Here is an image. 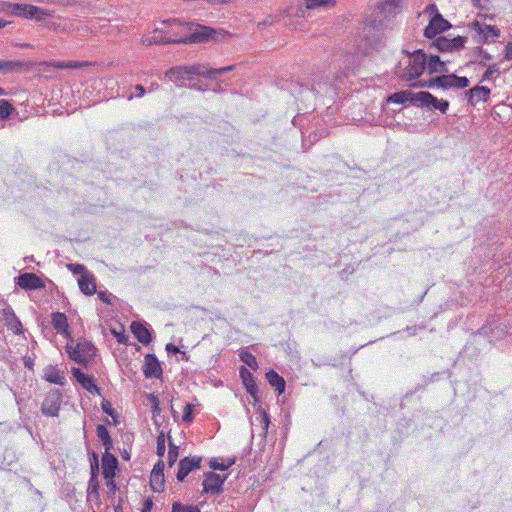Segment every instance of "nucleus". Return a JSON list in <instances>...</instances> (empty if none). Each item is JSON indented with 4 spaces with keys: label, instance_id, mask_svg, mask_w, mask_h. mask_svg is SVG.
<instances>
[{
    "label": "nucleus",
    "instance_id": "obj_1",
    "mask_svg": "<svg viewBox=\"0 0 512 512\" xmlns=\"http://www.w3.org/2000/svg\"><path fill=\"white\" fill-rule=\"evenodd\" d=\"M168 29L171 44H197L214 40L217 35H229L225 30H216L192 21L171 18L162 21Z\"/></svg>",
    "mask_w": 512,
    "mask_h": 512
},
{
    "label": "nucleus",
    "instance_id": "obj_2",
    "mask_svg": "<svg viewBox=\"0 0 512 512\" xmlns=\"http://www.w3.org/2000/svg\"><path fill=\"white\" fill-rule=\"evenodd\" d=\"M427 55L422 50L403 51L395 69V74L403 81L412 83L420 79L426 68Z\"/></svg>",
    "mask_w": 512,
    "mask_h": 512
},
{
    "label": "nucleus",
    "instance_id": "obj_3",
    "mask_svg": "<svg viewBox=\"0 0 512 512\" xmlns=\"http://www.w3.org/2000/svg\"><path fill=\"white\" fill-rule=\"evenodd\" d=\"M469 85V80L466 77H458L454 74L449 75H441L432 77L428 80L418 81L412 83L411 87L413 88H434L441 87L443 89H463Z\"/></svg>",
    "mask_w": 512,
    "mask_h": 512
},
{
    "label": "nucleus",
    "instance_id": "obj_4",
    "mask_svg": "<svg viewBox=\"0 0 512 512\" xmlns=\"http://www.w3.org/2000/svg\"><path fill=\"white\" fill-rule=\"evenodd\" d=\"M6 8L8 13L13 16L29 20L34 19L37 22H42L47 17L51 16V12L30 4L9 3Z\"/></svg>",
    "mask_w": 512,
    "mask_h": 512
},
{
    "label": "nucleus",
    "instance_id": "obj_5",
    "mask_svg": "<svg viewBox=\"0 0 512 512\" xmlns=\"http://www.w3.org/2000/svg\"><path fill=\"white\" fill-rule=\"evenodd\" d=\"M73 340L67 344L69 357L79 364L86 363L95 355V347L87 341H81L73 346Z\"/></svg>",
    "mask_w": 512,
    "mask_h": 512
},
{
    "label": "nucleus",
    "instance_id": "obj_6",
    "mask_svg": "<svg viewBox=\"0 0 512 512\" xmlns=\"http://www.w3.org/2000/svg\"><path fill=\"white\" fill-rule=\"evenodd\" d=\"M62 403V393L58 389L50 390L42 403L41 412L49 417L58 416Z\"/></svg>",
    "mask_w": 512,
    "mask_h": 512
},
{
    "label": "nucleus",
    "instance_id": "obj_7",
    "mask_svg": "<svg viewBox=\"0 0 512 512\" xmlns=\"http://www.w3.org/2000/svg\"><path fill=\"white\" fill-rule=\"evenodd\" d=\"M234 68H235V65H228L225 67L212 69V68H208L204 64H193L190 66H186L187 78H192L193 76H204V77L212 79V78H215L216 75L230 72Z\"/></svg>",
    "mask_w": 512,
    "mask_h": 512
},
{
    "label": "nucleus",
    "instance_id": "obj_8",
    "mask_svg": "<svg viewBox=\"0 0 512 512\" xmlns=\"http://www.w3.org/2000/svg\"><path fill=\"white\" fill-rule=\"evenodd\" d=\"M419 105L427 107L429 109L439 110L442 113H446L449 108V102L446 100H439L429 92L421 91L415 93L414 97Z\"/></svg>",
    "mask_w": 512,
    "mask_h": 512
},
{
    "label": "nucleus",
    "instance_id": "obj_9",
    "mask_svg": "<svg viewBox=\"0 0 512 512\" xmlns=\"http://www.w3.org/2000/svg\"><path fill=\"white\" fill-rule=\"evenodd\" d=\"M140 44L146 47L171 44L167 27L155 28L151 33L144 34L140 39Z\"/></svg>",
    "mask_w": 512,
    "mask_h": 512
},
{
    "label": "nucleus",
    "instance_id": "obj_10",
    "mask_svg": "<svg viewBox=\"0 0 512 512\" xmlns=\"http://www.w3.org/2000/svg\"><path fill=\"white\" fill-rule=\"evenodd\" d=\"M505 325L503 322H486L477 332V335L484 336L489 342L502 338L505 333Z\"/></svg>",
    "mask_w": 512,
    "mask_h": 512
},
{
    "label": "nucleus",
    "instance_id": "obj_11",
    "mask_svg": "<svg viewBox=\"0 0 512 512\" xmlns=\"http://www.w3.org/2000/svg\"><path fill=\"white\" fill-rule=\"evenodd\" d=\"M451 27L450 23L442 17L441 14H436L429 21V24L424 29V35L427 38H434L438 34L444 32Z\"/></svg>",
    "mask_w": 512,
    "mask_h": 512
},
{
    "label": "nucleus",
    "instance_id": "obj_12",
    "mask_svg": "<svg viewBox=\"0 0 512 512\" xmlns=\"http://www.w3.org/2000/svg\"><path fill=\"white\" fill-rule=\"evenodd\" d=\"M226 476H220L214 472H208L205 474L203 481V490L205 493L219 494L222 492L223 483L226 480Z\"/></svg>",
    "mask_w": 512,
    "mask_h": 512
},
{
    "label": "nucleus",
    "instance_id": "obj_13",
    "mask_svg": "<svg viewBox=\"0 0 512 512\" xmlns=\"http://www.w3.org/2000/svg\"><path fill=\"white\" fill-rule=\"evenodd\" d=\"M16 284L25 290H36L45 287L44 281L34 273H23L16 278Z\"/></svg>",
    "mask_w": 512,
    "mask_h": 512
},
{
    "label": "nucleus",
    "instance_id": "obj_14",
    "mask_svg": "<svg viewBox=\"0 0 512 512\" xmlns=\"http://www.w3.org/2000/svg\"><path fill=\"white\" fill-rule=\"evenodd\" d=\"M201 457H185L179 462V468L177 472L178 481H184L187 475L194 469L200 468Z\"/></svg>",
    "mask_w": 512,
    "mask_h": 512
},
{
    "label": "nucleus",
    "instance_id": "obj_15",
    "mask_svg": "<svg viewBox=\"0 0 512 512\" xmlns=\"http://www.w3.org/2000/svg\"><path fill=\"white\" fill-rule=\"evenodd\" d=\"M43 67L44 72H48L50 68L54 69H79L90 65L84 61H44L39 64Z\"/></svg>",
    "mask_w": 512,
    "mask_h": 512
},
{
    "label": "nucleus",
    "instance_id": "obj_16",
    "mask_svg": "<svg viewBox=\"0 0 512 512\" xmlns=\"http://www.w3.org/2000/svg\"><path fill=\"white\" fill-rule=\"evenodd\" d=\"M143 371L146 378L159 379L162 376L161 365L154 354L145 356Z\"/></svg>",
    "mask_w": 512,
    "mask_h": 512
},
{
    "label": "nucleus",
    "instance_id": "obj_17",
    "mask_svg": "<svg viewBox=\"0 0 512 512\" xmlns=\"http://www.w3.org/2000/svg\"><path fill=\"white\" fill-rule=\"evenodd\" d=\"M51 14L53 13V11H50ZM66 18L58 15L56 17H52L49 16L47 17L44 21H42L43 23V27L47 28L48 30L52 31V32H62V33H67V32H71L73 29H72V25H65L63 24L62 22L65 21Z\"/></svg>",
    "mask_w": 512,
    "mask_h": 512
},
{
    "label": "nucleus",
    "instance_id": "obj_18",
    "mask_svg": "<svg viewBox=\"0 0 512 512\" xmlns=\"http://www.w3.org/2000/svg\"><path fill=\"white\" fill-rule=\"evenodd\" d=\"M71 372L76 381L81 384L85 390L90 393L100 394V388L94 383L92 376L84 374L79 368H72Z\"/></svg>",
    "mask_w": 512,
    "mask_h": 512
},
{
    "label": "nucleus",
    "instance_id": "obj_19",
    "mask_svg": "<svg viewBox=\"0 0 512 512\" xmlns=\"http://www.w3.org/2000/svg\"><path fill=\"white\" fill-rule=\"evenodd\" d=\"M118 469V460L109 451H106L102 456V473L105 479L114 478L116 470Z\"/></svg>",
    "mask_w": 512,
    "mask_h": 512
},
{
    "label": "nucleus",
    "instance_id": "obj_20",
    "mask_svg": "<svg viewBox=\"0 0 512 512\" xmlns=\"http://www.w3.org/2000/svg\"><path fill=\"white\" fill-rule=\"evenodd\" d=\"M469 94V103L471 105H476L480 102H486L491 94V90L486 86H476L471 88L468 91Z\"/></svg>",
    "mask_w": 512,
    "mask_h": 512
},
{
    "label": "nucleus",
    "instance_id": "obj_21",
    "mask_svg": "<svg viewBox=\"0 0 512 512\" xmlns=\"http://www.w3.org/2000/svg\"><path fill=\"white\" fill-rule=\"evenodd\" d=\"M474 30L485 40H496L500 37V30L496 26L480 23L476 21L474 24Z\"/></svg>",
    "mask_w": 512,
    "mask_h": 512
},
{
    "label": "nucleus",
    "instance_id": "obj_22",
    "mask_svg": "<svg viewBox=\"0 0 512 512\" xmlns=\"http://www.w3.org/2000/svg\"><path fill=\"white\" fill-rule=\"evenodd\" d=\"M78 286L81 292L85 295H93L96 292V279L94 275L89 272L88 274L79 277Z\"/></svg>",
    "mask_w": 512,
    "mask_h": 512
},
{
    "label": "nucleus",
    "instance_id": "obj_23",
    "mask_svg": "<svg viewBox=\"0 0 512 512\" xmlns=\"http://www.w3.org/2000/svg\"><path fill=\"white\" fill-rule=\"evenodd\" d=\"M465 40L462 37H456L453 39H446L440 37L436 40V45L441 51H452L454 49H460L463 47Z\"/></svg>",
    "mask_w": 512,
    "mask_h": 512
},
{
    "label": "nucleus",
    "instance_id": "obj_24",
    "mask_svg": "<svg viewBox=\"0 0 512 512\" xmlns=\"http://www.w3.org/2000/svg\"><path fill=\"white\" fill-rule=\"evenodd\" d=\"M425 70H427V72L430 75L435 74V73L448 72L446 63L441 61L439 56H437V55H432L429 58H427Z\"/></svg>",
    "mask_w": 512,
    "mask_h": 512
},
{
    "label": "nucleus",
    "instance_id": "obj_25",
    "mask_svg": "<svg viewBox=\"0 0 512 512\" xmlns=\"http://www.w3.org/2000/svg\"><path fill=\"white\" fill-rule=\"evenodd\" d=\"M131 329L138 341L142 344H148L151 341L150 332L143 326V322H131Z\"/></svg>",
    "mask_w": 512,
    "mask_h": 512
},
{
    "label": "nucleus",
    "instance_id": "obj_26",
    "mask_svg": "<svg viewBox=\"0 0 512 512\" xmlns=\"http://www.w3.org/2000/svg\"><path fill=\"white\" fill-rule=\"evenodd\" d=\"M415 97V93H411L407 90L398 91L387 98L388 103H397V104H404L406 102H412L417 103Z\"/></svg>",
    "mask_w": 512,
    "mask_h": 512
},
{
    "label": "nucleus",
    "instance_id": "obj_27",
    "mask_svg": "<svg viewBox=\"0 0 512 512\" xmlns=\"http://www.w3.org/2000/svg\"><path fill=\"white\" fill-rule=\"evenodd\" d=\"M28 67L29 64L23 61L0 60V72L2 73H13Z\"/></svg>",
    "mask_w": 512,
    "mask_h": 512
},
{
    "label": "nucleus",
    "instance_id": "obj_28",
    "mask_svg": "<svg viewBox=\"0 0 512 512\" xmlns=\"http://www.w3.org/2000/svg\"><path fill=\"white\" fill-rule=\"evenodd\" d=\"M45 379L54 384L64 385L65 384V376L64 372L60 371L56 367H48L45 369L44 373Z\"/></svg>",
    "mask_w": 512,
    "mask_h": 512
},
{
    "label": "nucleus",
    "instance_id": "obj_29",
    "mask_svg": "<svg viewBox=\"0 0 512 512\" xmlns=\"http://www.w3.org/2000/svg\"><path fill=\"white\" fill-rule=\"evenodd\" d=\"M269 384L275 388L278 394H282L285 390V380L274 370H270L266 374Z\"/></svg>",
    "mask_w": 512,
    "mask_h": 512
},
{
    "label": "nucleus",
    "instance_id": "obj_30",
    "mask_svg": "<svg viewBox=\"0 0 512 512\" xmlns=\"http://www.w3.org/2000/svg\"><path fill=\"white\" fill-rule=\"evenodd\" d=\"M240 376L242 378L243 384L246 387L247 392L250 395L254 396L257 391V387L252 374L245 367H241Z\"/></svg>",
    "mask_w": 512,
    "mask_h": 512
},
{
    "label": "nucleus",
    "instance_id": "obj_31",
    "mask_svg": "<svg viewBox=\"0 0 512 512\" xmlns=\"http://www.w3.org/2000/svg\"><path fill=\"white\" fill-rule=\"evenodd\" d=\"M304 4L308 10L334 8L337 5V0H304Z\"/></svg>",
    "mask_w": 512,
    "mask_h": 512
},
{
    "label": "nucleus",
    "instance_id": "obj_32",
    "mask_svg": "<svg viewBox=\"0 0 512 512\" xmlns=\"http://www.w3.org/2000/svg\"><path fill=\"white\" fill-rule=\"evenodd\" d=\"M96 434L105 446V450L109 451L112 448V439L107 428L104 425H98L96 428Z\"/></svg>",
    "mask_w": 512,
    "mask_h": 512
},
{
    "label": "nucleus",
    "instance_id": "obj_33",
    "mask_svg": "<svg viewBox=\"0 0 512 512\" xmlns=\"http://www.w3.org/2000/svg\"><path fill=\"white\" fill-rule=\"evenodd\" d=\"M150 484H151V488L154 492L163 491L164 486H165L164 474H159L157 472H151Z\"/></svg>",
    "mask_w": 512,
    "mask_h": 512
},
{
    "label": "nucleus",
    "instance_id": "obj_34",
    "mask_svg": "<svg viewBox=\"0 0 512 512\" xmlns=\"http://www.w3.org/2000/svg\"><path fill=\"white\" fill-rule=\"evenodd\" d=\"M13 111L14 107L9 101L0 100V119L5 120L9 118Z\"/></svg>",
    "mask_w": 512,
    "mask_h": 512
},
{
    "label": "nucleus",
    "instance_id": "obj_35",
    "mask_svg": "<svg viewBox=\"0 0 512 512\" xmlns=\"http://www.w3.org/2000/svg\"><path fill=\"white\" fill-rule=\"evenodd\" d=\"M240 359L252 370H256L258 368L257 360H256L255 356L252 355L251 353L246 352V351L241 352Z\"/></svg>",
    "mask_w": 512,
    "mask_h": 512
},
{
    "label": "nucleus",
    "instance_id": "obj_36",
    "mask_svg": "<svg viewBox=\"0 0 512 512\" xmlns=\"http://www.w3.org/2000/svg\"><path fill=\"white\" fill-rule=\"evenodd\" d=\"M255 420L257 422H259V424L261 425V429H262V433L261 434L263 436H265L266 433H267V430H268L269 422H270L268 414L264 410H262L256 416Z\"/></svg>",
    "mask_w": 512,
    "mask_h": 512
},
{
    "label": "nucleus",
    "instance_id": "obj_37",
    "mask_svg": "<svg viewBox=\"0 0 512 512\" xmlns=\"http://www.w3.org/2000/svg\"><path fill=\"white\" fill-rule=\"evenodd\" d=\"M172 512H200V509L194 505H183L180 502H173Z\"/></svg>",
    "mask_w": 512,
    "mask_h": 512
},
{
    "label": "nucleus",
    "instance_id": "obj_38",
    "mask_svg": "<svg viewBox=\"0 0 512 512\" xmlns=\"http://www.w3.org/2000/svg\"><path fill=\"white\" fill-rule=\"evenodd\" d=\"M178 458V447L172 442H169L168 458L167 462L169 467H172Z\"/></svg>",
    "mask_w": 512,
    "mask_h": 512
},
{
    "label": "nucleus",
    "instance_id": "obj_39",
    "mask_svg": "<svg viewBox=\"0 0 512 512\" xmlns=\"http://www.w3.org/2000/svg\"><path fill=\"white\" fill-rule=\"evenodd\" d=\"M0 317L2 320H16L14 312L5 303H0Z\"/></svg>",
    "mask_w": 512,
    "mask_h": 512
},
{
    "label": "nucleus",
    "instance_id": "obj_40",
    "mask_svg": "<svg viewBox=\"0 0 512 512\" xmlns=\"http://www.w3.org/2000/svg\"><path fill=\"white\" fill-rule=\"evenodd\" d=\"M167 74L175 76L178 79H184L185 77H187V69L186 66H177L171 68Z\"/></svg>",
    "mask_w": 512,
    "mask_h": 512
},
{
    "label": "nucleus",
    "instance_id": "obj_41",
    "mask_svg": "<svg viewBox=\"0 0 512 512\" xmlns=\"http://www.w3.org/2000/svg\"><path fill=\"white\" fill-rule=\"evenodd\" d=\"M67 267L73 274L79 275L80 277H82V275H86L90 272L87 270V268L84 265L78 264V263L69 264Z\"/></svg>",
    "mask_w": 512,
    "mask_h": 512
},
{
    "label": "nucleus",
    "instance_id": "obj_42",
    "mask_svg": "<svg viewBox=\"0 0 512 512\" xmlns=\"http://www.w3.org/2000/svg\"><path fill=\"white\" fill-rule=\"evenodd\" d=\"M498 74H499V69H498L497 65H495V64L490 65L486 69V71L483 73L482 81H488L493 77V75H498Z\"/></svg>",
    "mask_w": 512,
    "mask_h": 512
},
{
    "label": "nucleus",
    "instance_id": "obj_43",
    "mask_svg": "<svg viewBox=\"0 0 512 512\" xmlns=\"http://www.w3.org/2000/svg\"><path fill=\"white\" fill-rule=\"evenodd\" d=\"M234 463V460H230L228 464L219 463L217 459H212L210 461V467L213 470H220L225 471L227 470L232 464Z\"/></svg>",
    "mask_w": 512,
    "mask_h": 512
},
{
    "label": "nucleus",
    "instance_id": "obj_44",
    "mask_svg": "<svg viewBox=\"0 0 512 512\" xmlns=\"http://www.w3.org/2000/svg\"><path fill=\"white\" fill-rule=\"evenodd\" d=\"M166 451L165 446V436L164 433L161 432L157 437V455L162 457Z\"/></svg>",
    "mask_w": 512,
    "mask_h": 512
},
{
    "label": "nucleus",
    "instance_id": "obj_45",
    "mask_svg": "<svg viewBox=\"0 0 512 512\" xmlns=\"http://www.w3.org/2000/svg\"><path fill=\"white\" fill-rule=\"evenodd\" d=\"M54 328L57 333L63 334L66 337L69 336V323L68 322H53Z\"/></svg>",
    "mask_w": 512,
    "mask_h": 512
},
{
    "label": "nucleus",
    "instance_id": "obj_46",
    "mask_svg": "<svg viewBox=\"0 0 512 512\" xmlns=\"http://www.w3.org/2000/svg\"><path fill=\"white\" fill-rule=\"evenodd\" d=\"M93 459H94V462L91 463V478H90V483L91 484L97 478L98 469H99L98 468V456H97V454L93 453Z\"/></svg>",
    "mask_w": 512,
    "mask_h": 512
},
{
    "label": "nucleus",
    "instance_id": "obj_47",
    "mask_svg": "<svg viewBox=\"0 0 512 512\" xmlns=\"http://www.w3.org/2000/svg\"><path fill=\"white\" fill-rule=\"evenodd\" d=\"M192 409H193V405H191V404H187L185 406L183 417H182L184 422L190 423L193 420Z\"/></svg>",
    "mask_w": 512,
    "mask_h": 512
},
{
    "label": "nucleus",
    "instance_id": "obj_48",
    "mask_svg": "<svg viewBox=\"0 0 512 512\" xmlns=\"http://www.w3.org/2000/svg\"><path fill=\"white\" fill-rule=\"evenodd\" d=\"M504 58L508 61H511L512 60V43H508L506 46H505V54H504Z\"/></svg>",
    "mask_w": 512,
    "mask_h": 512
},
{
    "label": "nucleus",
    "instance_id": "obj_49",
    "mask_svg": "<svg viewBox=\"0 0 512 512\" xmlns=\"http://www.w3.org/2000/svg\"><path fill=\"white\" fill-rule=\"evenodd\" d=\"M402 3V0H385L384 5L385 7H399Z\"/></svg>",
    "mask_w": 512,
    "mask_h": 512
},
{
    "label": "nucleus",
    "instance_id": "obj_50",
    "mask_svg": "<svg viewBox=\"0 0 512 512\" xmlns=\"http://www.w3.org/2000/svg\"><path fill=\"white\" fill-rule=\"evenodd\" d=\"M163 471H164V463H163V461L160 460V461H158L154 465V468H153L152 472H157L159 474H164Z\"/></svg>",
    "mask_w": 512,
    "mask_h": 512
},
{
    "label": "nucleus",
    "instance_id": "obj_51",
    "mask_svg": "<svg viewBox=\"0 0 512 512\" xmlns=\"http://www.w3.org/2000/svg\"><path fill=\"white\" fill-rule=\"evenodd\" d=\"M401 334V337H405L406 335L412 336L416 334V326L413 327H407L406 331L399 332Z\"/></svg>",
    "mask_w": 512,
    "mask_h": 512
},
{
    "label": "nucleus",
    "instance_id": "obj_52",
    "mask_svg": "<svg viewBox=\"0 0 512 512\" xmlns=\"http://www.w3.org/2000/svg\"><path fill=\"white\" fill-rule=\"evenodd\" d=\"M106 480H107L106 484H107V487L109 489V492L110 493H115L117 487H116V483L114 481V478L106 479Z\"/></svg>",
    "mask_w": 512,
    "mask_h": 512
},
{
    "label": "nucleus",
    "instance_id": "obj_53",
    "mask_svg": "<svg viewBox=\"0 0 512 512\" xmlns=\"http://www.w3.org/2000/svg\"><path fill=\"white\" fill-rule=\"evenodd\" d=\"M152 506H153L152 500L151 499H146L144 504H143V508H142L141 512H150L151 509H152Z\"/></svg>",
    "mask_w": 512,
    "mask_h": 512
},
{
    "label": "nucleus",
    "instance_id": "obj_54",
    "mask_svg": "<svg viewBox=\"0 0 512 512\" xmlns=\"http://www.w3.org/2000/svg\"><path fill=\"white\" fill-rule=\"evenodd\" d=\"M166 351H167L168 353H174V354H176V353H179V352H180L179 348H178L177 346H175L174 344H172V343H168V344L166 345Z\"/></svg>",
    "mask_w": 512,
    "mask_h": 512
},
{
    "label": "nucleus",
    "instance_id": "obj_55",
    "mask_svg": "<svg viewBox=\"0 0 512 512\" xmlns=\"http://www.w3.org/2000/svg\"><path fill=\"white\" fill-rule=\"evenodd\" d=\"M136 97H142L145 95V88L141 84H137L135 87Z\"/></svg>",
    "mask_w": 512,
    "mask_h": 512
},
{
    "label": "nucleus",
    "instance_id": "obj_56",
    "mask_svg": "<svg viewBox=\"0 0 512 512\" xmlns=\"http://www.w3.org/2000/svg\"><path fill=\"white\" fill-rule=\"evenodd\" d=\"M11 324V329L16 333L21 331L22 322H9Z\"/></svg>",
    "mask_w": 512,
    "mask_h": 512
},
{
    "label": "nucleus",
    "instance_id": "obj_57",
    "mask_svg": "<svg viewBox=\"0 0 512 512\" xmlns=\"http://www.w3.org/2000/svg\"><path fill=\"white\" fill-rule=\"evenodd\" d=\"M98 296L103 302L110 303L109 296L105 292H99Z\"/></svg>",
    "mask_w": 512,
    "mask_h": 512
},
{
    "label": "nucleus",
    "instance_id": "obj_58",
    "mask_svg": "<svg viewBox=\"0 0 512 512\" xmlns=\"http://www.w3.org/2000/svg\"><path fill=\"white\" fill-rule=\"evenodd\" d=\"M102 409L109 415H112L113 413V410L110 408V404L108 402L102 404Z\"/></svg>",
    "mask_w": 512,
    "mask_h": 512
},
{
    "label": "nucleus",
    "instance_id": "obj_59",
    "mask_svg": "<svg viewBox=\"0 0 512 512\" xmlns=\"http://www.w3.org/2000/svg\"><path fill=\"white\" fill-rule=\"evenodd\" d=\"M489 0H473L475 6L485 7Z\"/></svg>",
    "mask_w": 512,
    "mask_h": 512
},
{
    "label": "nucleus",
    "instance_id": "obj_60",
    "mask_svg": "<svg viewBox=\"0 0 512 512\" xmlns=\"http://www.w3.org/2000/svg\"><path fill=\"white\" fill-rule=\"evenodd\" d=\"M53 320L54 321H57V320H66V317L64 314L62 313H55L53 314Z\"/></svg>",
    "mask_w": 512,
    "mask_h": 512
},
{
    "label": "nucleus",
    "instance_id": "obj_61",
    "mask_svg": "<svg viewBox=\"0 0 512 512\" xmlns=\"http://www.w3.org/2000/svg\"><path fill=\"white\" fill-rule=\"evenodd\" d=\"M89 489H91L92 491H95V492L97 491V489H98L97 478L94 480V482L92 484L89 482Z\"/></svg>",
    "mask_w": 512,
    "mask_h": 512
},
{
    "label": "nucleus",
    "instance_id": "obj_62",
    "mask_svg": "<svg viewBox=\"0 0 512 512\" xmlns=\"http://www.w3.org/2000/svg\"><path fill=\"white\" fill-rule=\"evenodd\" d=\"M428 11H431V13H433L434 11H436V6L434 4L429 5L426 8V12H428Z\"/></svg>",
    "mask_w": 512,
    "mask_h": 512
},
{
    "label": "nucleus",
    "instance_id": "obj_63",
    "mask_svg": "<svg viewBox=\"0 0 512 512\" xmlns=\"http://www.w3.org/2000/svg\"><path fill=\"white\" fill-rule=\"evenodd\" d=\"M7 23H8V22H7L6 20H4V19L0 18V29H1V28H4V27L7 25Z\"/></svg>",
    "mask_w": 512,
    "mask_h": 512
},
{
    "label": "nucleus",
    "instance_id": "obj_64",
    "mask_svg": "<svg viewBox=\"0 0 512 512\" xmlns=\"http://www.w3.org/2000/svg\"><path fill=\"white\" fill-rule=\"evenodd\" d=\"M172 415L173 417L176 419L178 417V412L175 411L173 408H172Z\"/></svg>",
    "mask_w": 512,
    "mask_h": 512
}]
</instances>
